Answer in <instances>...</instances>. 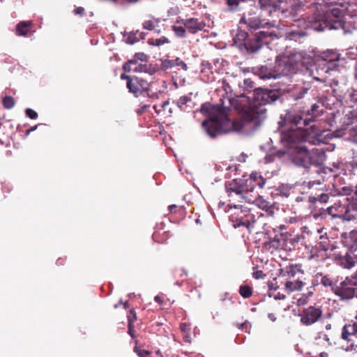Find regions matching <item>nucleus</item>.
Returning a JSON list of instances; mask_svg holds the SVG:
<instances>
[{
	"label": "nucleus",
	"mask_w": 357,
	"mask_h": 357,
	"mask_svg": "<svg viewBox=\"0 0 357 357\" xmlns=\"http://www.w3.org/2000/svg\"><path fill=\"white\" fill-rule=\"evenodd\" d=\"M349 5V0H324L310 17V26L317 31L342 30L344 35L357 33V27L344 19ZM356 72L357 74V66Z\"/></svg>",
	"instance_id": "f257e3e1"
},
{
	"label": "nucleus",
	"mask_w": 357,
	"mask_h": 357,
	"mask_svg": "<svg viewBox=\"0 0 357 357\" xmlns=\"http://www.w3.org/2000/svg\"><path fill=\"white\" fill-rule=\"evenodd\" d=\"M281 98L280 89L258 87L254 89L252 97L241 94L230 98L229 101L231 107L242 113L244 120H256L257 123H260L267 116L266 106L274 104Z\"/></svg>",
	"instance_id": "f03ea898"
},
{
	"label": "nucleus",
	"mask_w": 357,
	"mask_h": 357,
	"mask_svg": "<svg viewBox=\"0 0 357 357\" xmlns=\"http://www.w3.org/2000/svg\"><path fill=\"white\" fill-rule=\"evenodd\" d=\"M313 68L312 57L303 51L291 52L288 55L278 56L273 66L276 79L299 73L311 75Z\"/></svg>",
	"instance_id": "7ed1b4c3"
},
{
	"label": "nucleus",
	"mask_w": 357,
	"mask_h": 357,
	"mask_svg": "<svg viewBox=\"0 0 357 357\" xmlns=\"http://www.w3.org/2000/svg\"><path fill=\"white\" fill-rule=\"evenodd\" d=\"M200 112L204 114H208V118L202 122V126L206 135L211 139H215L230 131L229 128L230 119L227 114V107L222 104H202Z\"/></svg>",
	"instance_id": "20e7f679"
},
{
	"label": "nucleus",
	"mask_w": 357,
	"mask_h": 357,
	"mask_svg": "<svg viewBox=\"0 0 357 357\" xmlns=\"http://www.w3.org/2000/svg\"><path fill=\"white\" fill-rule=\"evenodd\" d=\"M231 33L234 35V30ZM275 38L277 35L273 31L263 30L248 34L238 28L236 34L233 36V43L245 56H252L257 54L264 46H268Z\"/></svg>",
	"instance_id": "39448f33"
},
{
	"label": "nucleus",
	"mask_w": 357,
	"mask_h": 357,
	"mask_svg": "<svg viewBox=\"0 0 357 357\" xmlns=\"http://www.w3.org/2000/svg\"><path fill=\"white\" fill-rule=\"evenodd\" d=\"M342 244L344 253L334 255L335 262L343 268L351 269L357 265V231H351L342 235Z\"/></svg>",
	"instance_id": "423d86ee"
},
{
	"label": "nucleus",
	"mask_w": 357,
	"mask_h": 357,
	"mask_svg": "<svg viewBox=\"0 0 357 357\" xmlns=\"http://www.w3.org/2000/svg\"><path fill=\"white\" fill-rule=\"evenodd\" d=\"M310 117L305 116L301 107L296 106L285 109L280 114L278 126L279 128L307 129L310 126Z\"/></svg>",
	"instance_id": "0eeeda50"
},
{
	"label": "nucleus",
	"mask_w": 357,
	"mask_h": 357,
	"mask_svg": "<svg viewBox=\"0 0 357 357\" xmlns=\"http://www.w3.org/2000/svg\"><path fill=\"white\" fill-rule=\"evenodd\" d=\"M316 153L310 151L306 146H296L288 153V159L296 167L309 172L312 165H319Z\"/></svg>",
	"instance_id": "6e6552de"
},
{
	"label": "nucleus",
	"mask_w": 357,
	"mask_h": 357,
	"mask_svg": "<svg viewBox=\"0 0 357 357\" xmlns=\"http://www.w3.org/2000/svg\"><path fill=\"white\" fill-rule=\"evenodd\" d=\"M277 132L280 135L279 143L285 149H294L298 144L309 141L307 129L279 128Z\"/></svg>",
	"instance_id": "1a4fd4ad"
},
{
	"label": "nucleus",
	"mask_w": 357,
	"mask_h": 357,
	"mask_svg": "<svg viewBox=\"0 0 357 357\" xmlns=\"http://www.w3.org/2000/svg\"><path fill=\"white\" fill-rule=\"evenodd\" d=\"M126 86L128 91L135 97L144 95L145 97L158 98V93H160V91L158 92H150L151 83L137 76H133L131 80L127 82Z\"/></svg>",
	"instance_id": "9d476101"
},
{
	"label": "nucleus",
	"mask_w": 357,
	"mask_h": 357,
	"mask_svg": "<svg viewBox=\"0 0 357 357\" xmlns=\"http://www.w3.org/2000/svg\"><path fill=\"white\" fill-rule=\"evenodd\" d=\"M335 294L341 301L351 300L354 297L357 298V275L347 277L339 284H337Z\"/></svg>",
	"instance_id": "9b49d317"
},
{
	"label": "nucleus",
	"mask_w": 357,
	"mask_h": 357,
	"mask_svg": "<svg viewBox=\"0 0 357 357\" xmlns=\"http://www.w3.org/2000/svg\"><path fill=\"white\" fill-rule=\"evenodd\" d=\"M227 207L235 209V211L231 213L229 217V220L234 228H238L241 227L249 228L250 219L253 218L250 209L247 207L237 204H228Z\"/></svg>",
	"instance_id": "f8f14e48"
},
{
	"label": "nucleus",
	"mask_w": 357,
	"mask_h": 357,
	"mask_svg": "<svg viewBox=\"0 0 357 357\" xmlns=\"http://www.w3.org/2000/svg\"><path fill=\"white\" fill-rule=\"evenodd\" d=\"M239 24H246L248 29L251 33L261 29L273 26L271 22L266 21V20L261 19V17L257 15H250L248 17L243 15L240 19Z\"/></svg>",
	"instance_id": "ddd939ff"
},
{
	"label": "nucleus",
	"mask_w": 357,
	"mask_h": 357,
	"mask_svg": "<svg viewBox=\"0 0 357 357\" xmlns=\"http://www.w3.org/2000/svg\"><path fill=\"white\" fill-rule=\"evenodd\" d=\"M284 1V0H259V5L262 10L268 13L269 15L277 11H281L284 17H287V13L290 15L294 11V9L293 6H291L290 11L288 9L282 8L281 4Z\"/></svg>",
	"instance_id": "4468645a"
},
{
	"label": "nucleus",
	"mask_w": 357,
	"mask_h": 357,
	"mask_svg": "<svg viewBox=\"0 0 357 357\" xmlns=\"http://www.w3.org/2000/svg\"><path fill=\"white\" fill-rule=\"evenodd\" d=\"M287 234L286 232H278L273 238L270 237L269 239L264 243V247L273 252V251L278 249H287Z\"/></svg>",
	"instance_id": "2eb2a0df"
},
{
	"label": "nucleus",
	"mask_w": 357,
	"mask_h": 357,
	"mask_svg": "<svg viewBox=\"0 0 357 357\" xmlns=\"http://www.w3.org/2000/svg\"><path fill=\"white\" fill-rule=\"evenodd\" d=\"M322 315L320 307L310 305L305 308L301 314V322L305 326H310L317 322Z\"/></svg>",
	"instance_id": "dca6fc26"
},
{
	"label": "nucleus",
	"mask_w": 357,
	"mask_h": 357,
	"mask_svg": "<svg viewBox=\"0 0 357 357\" xmlns=\"http://www.w3.org/2000/svg\"><path fill=\"white\" fill-rule=\"evenodd\" d=\"M293 29L287 31L285 34L286 38L290 40L297 41L298 39L307 36L306 27L308 26L306 22L303 19H297L292 24Z\"/></svg>",
	"instance_id": "f3484780"
},
{
	"label": "nucleus",
	"mask_w": 357,
	"mask_h": 357,
	"mask_svg": "<svg viewBox=\"0 0 357 357\" xmlns=\"http://www.w3.org/2000/svg\"><path fill=\"white\" fill-rule=\"evenodd\" d=\"M176 24L184 25L190 33H195L202 31L206 26V23L199 21L197 18L190 17L187 20L178 18L176 21Z\"/></svg>",
	"instance_id": "a211bd4d"
},
{
	"label": "nucleus",
	"mask_w": 357,
	"mask_h": 357,
	"mask_svg": "<svg viewBox=\"0 0 357 357\" xmlns=\"http://www.w3.org/2000/svg\"><path fill=\"white\" fill-rule=\"evenodd\" d=\"M266 183L264 178L260 173L254 172L250 174L248 179L245 181V190L252 192L256 186L263 188Z\"/></svg>",
	"instance_id": "6ab92c4d"
},
{
	"label": "nucleus",
	"mask_w": 357,
	"mask_h": 357,
	"mask_svg": "<svg viewBox=\"0 0 357 357\" xmlns=\"http://www.w3.org/2000/svg\"><path fill=\"white\" fill-rule=\"evenodd\" d=\"M149 56L146 54L144 52H137L135 53L132 59H128L126 62L123 64L122 69L125 73H130L132 70V66H137L139 63V61L148 63Z\"/></svg>",
	"instance_id": "aec40b11"
},
{
	"label": "nucleus",
	"mask_w": 357,
	"mask_h": 357,
	"mask_svg": "<svg viewBox=\"0 0 357 357\" xmlns=\"http://www.w3.org/2000/svg\"><path fill=\"white\" fill-rule=\"evenodd\" d=\"M311 89L310 84H303V85H296L290 92V98L295 100L298 101L303 99L309 93Z\"/></svg>",
	"instance_id": "412c9836"
},
{
	"label": "nucleus",
	"mask_w": 357,
	"mask_h": 357,
	"mask_svg": "<svg viewBox=\"0 0 357 357\" xmlns=\"http://www.w3.org/2000/svg\"><path fill=\"white\" fill-rule=\"evenodd\" d=\"M252 73L261 79H276L273 68H269L266 66L253 67Z\"/></svg>",
	"instance_id": "4be33fe9"
},
{
	"label": "nucleus",
	"mask_w": 357,
	"mask_h": 357,
	"mask_svg": "<svg viewBox=\"0 0 357 357\" xmlns=\"http://www.w3.org/2000/svg\"><path fill=\"white\" fill-rule=\"evenodd\" d=\"M228 10L231 12H238L252 6L253 0H225Z\"/></svg>",
	"instance_id": "5701e85b"
},
{
	"label": "nucleus",
	"mask_w": 357,
	"mask_h": 357,
	"mask_svg": "<svg viewBox=\"0 0 357 357\" xmlns=\"http://www.w3.org/2000/svg\"><path fill=\"white\" fill-rule=\"evenodd\" d=\"M350 336H356L357 338V321L351 320L349 324H346L342 329L341 337L347 341H351Z\"/></svg>",
	"instance_id": "b1692460"
},
{
	"label": "nucleus",
	"mask_w": 357,
	"mask_h": 357,
	"mask_svg": "<svg viewBox=\"0 0 357 357\" xmlns=\"http://www.w3.org/2000/svg\"><path fill=\"white\" fill-rule=\"evenodd\" d=\"M304 274V271L302 269V264H289L283 268L280 269V274L282 276H287L289 278H295L297 274Z\"/></svg>",
	"instance_id": "393cba45"
},
{
	"label": "nucleus",
	"mask_w": 357,
	"mask_h": 357,
	"mask_svg": "<svg viewBox=\"0 0 357 357\" xmlns=\"http://www.w3.org/2000/svg\"><path fill=\"white\" fill-rule=\"evenodd\" d=\"M158 70V66L157 64H148L144 62L139 63L132 69L135 73H145L149 75H153Z\"/></svg>",
	"instance_id": "a878e982"
},
{
	"label": "nucleus",
	"mask_w": 357,
	"mask_h": 357,
	"mask_svg": "<svg viewBox=\"0 0 357 357\" xmlns=\"http://www.w3.org/2000/svg\"><path fill=\"white\" fill-rule=\"evenodd\" d=\"M336 210L337 209L333 206H328L326 208H321L314 213L313 216L317 220L326 219L329 216H331L332 218H334L337 217V215L334 213V211Z\"/></svg>",
	"instance_id": "bb28decb"
},
{
	"label": "nucleus",
	"mask_w": 357,
	"mask_h": 357,
	"mask_svg": "<svg viewBox=\"0 0 357 357\" xmlns=\"http://www.w3.org/2000/svg\"><path fill=\"white\" fill-rule=\"evenodd\" d=\"M344 59H341L340 57L335 60L333 59V61L328 62L326 63H323V65L324 66L325 72L328 73L333 71L340 72L344 67Z\"/></svg>",
	"instance_id": "cd10ccee"
},
{
	"label": "nucleus",
	"mask_w": 357,
	"mask_h": 357,
	"mask_svg": "<svg viewBox=\"0 0 357 357\" xmlns=\"http://www.w3.org/2000/svg\"><path fill=\"white\" fill-rule=\"evenodd\" d=\"M355 121H357V109L348 111L342 119V128L347 130Z\"/></svg>",
	"instance_id": "c85d7f7f"
},
{
	"label": "nucleus",
	"mask_w": 357,
	"mask_h": 357,
	"mask_svg": "<svg viewBox=\"0 0 357 357\" xmlns=\"http://www.w3.org/2000/svg\"><path fill=\"white\" fill-rule=\"evenodd\" d=\"M319 105L317 103L312 104L310 108L308 109H306L305 107H301L305 116L310 117V124L315 121L316 119L319 116Z\"/></svg>",
	"instance_id": "c756f323"
},
{
	"label": "nucleus",
	"mask_w": 357,
	"mask_h": 357,
	"mask_svg": "<svg viewBox=\"0 0 357 357\" xmlns=\"http://www.w3.org/2000/svg\"><path fill=\"white\" fill-rule=\"evenodd\" d=\"M33 24L31 21H21L16 26V34L25 36L29 32Z\"/></svg>",
	"instance_id": "7c9ffc66"
},
{
	"label": "nucleus",
	"mask_w": 357,
	"mask_h": 357,
	"mask_svg": "<svg viewBox=\"0 0 357 357\" xmlns=\"http://www.w3.org/2000/svg\"><path fill=\"white\" fill-rule=\"evenodd\" d=\"M202 69L201 73L207 77V82H212L214 80L213 73L211 70L213 66L208 61H202L201 63Z\"/></svg>",
	"instance_id": "2f4dec72"
},
{
	"label": "nucleus",
	"mask_w": 357,
	"mask_h": 357,
	"mask_svg": "<svg viewBox=\"0 0 357 357\" xmlns=\"http://www.w3.org/2000/svg\"><path fill=\"white\" fill-rule=\"evenodd\" d=\"M316 276H321L320 283L325 287H330L331 290L335 294V288L337 287V281L333 282L328 275H323L321 273H317Z\"/></svg>",
	"instance_id": "473e14b6"
},
{
	"label": "nucleus",
	"mask_w": 357,
	"mask_h": 357,
	"mask_svg": "<svg viewBox=\"0 0 357 357\" xmlns=\"http://www.w3.org/2000/svg\"><path fill=\"white\" fill-rule=\"evenodd\" d=\"M139 33V31L137 30L135 31H132L130 32L123 31L122 32L123 35V41L129 45H133L139 41V38L137 36V34Z\"/></svg>",
	"instance_id": "72a5a7b5"
},
{
	"label": "nucleus",
	"mask_w": 357,
	"mask_h": 357,
	"mask_svg": "<svg viewBox=\"0 0 357 357\" xmlns=\"http://www.w3.org/2000/svg\"><path fill=\"white\" fill-rule=\"evenodd\" d=\"M287 234V249L291 250L294 249L296 245L298 243L301 236L299 235H292L288 232H286Z\"/></svg>",
	"instance_id": "f704fd0d"
},
{
	"label": "nucleus",
	"mask_w": 357,
	"mask_h": 357,
	"mask_svg": "<svg viewBox=\"0 0 357 357\" xmlns=\"http://www.w3.org/2000/svg\"><path fill=\"white\" fill-rule=\"evenodd\" d=\"M340 57V54L337 52L328 50L326 51H324L321 54V59L323 61V63H326L328 62H330L333 61V59L335 60L337 59H339Z\"/></svg>",
	"instance_id": "c9c22d12"
},
{
	"label": "nucleus",
	"mask_w": 357,
	"mask_h": 357,
	"mask_svg": "<svg viewBox=\"0 0 357 357\" xmlns=\"http://www.w3.org/2000/svg\"><path fill=\"white\" fill-rule=\"evenodd\" d=\"M352 204H353V202H351V204H349L348 206V207L345 210L344 213L342 215L339 216L343 220L349 222V221L354 220L357 219V214L356 213H353L351 212V210L352 211H357V209L353 208L351 207Z\"/></svg>",
	"instance_id": "e433bc0d"
},
{
	"label": "nucleus",
	"mask_w": 357,
	"mask_h": 357,
	"mask_svg": "<svg viewBox=\"0 0 357 357\" xmlns=\"http://www.w3.org/2000/svg\"><path fill=\"white\" fill-rule=\"evenodd\" d=\"M345 135L347 141L357 146V126L349 128Z\"/></svg>",
	"instance_id": "4c0bfd02"
},
{
	"label": "nucleus",
	"mask_w": 357,
	"mask_h": 357,
	"mask_svg": "<svg viewBox=\"0 0 357 357\" xmlns=\"http://www.w3.org/2000/svg\"><path fill=\"white\" fill-rule=\"evenodd\" d=\"M292 186L287 183H281L277 188V195L283 197H288L290 195V190Z\"/></svg>",
	"instance_id": "58836bf2"
},
{
	"label": "nucleus",
	"mask_w": 357,
	"mask_h": 357,
	"mask_svg": "<svg viewBox=\"0 0 357 357\" xmlns=\"http://www.w3.org/2000/svg\"><path fill=\"white\" fill-rule=\"evenodd\" d=\"M159 61H160V66L158 67V70L166 71L174 67L173 59H169L168 56L159 59Z\"/></svg>",
	"instance_id": "ea45409f"
},
{
	"label": "nucleus",
	"mask_w": 357,
	"mask_h": 357,
	"mask_svg": "<svg viewBox=\"0 0 357 357\" xmlns=\"http://www.w3.org/2000/svg\"><path fill=\"white\" fill-rule=\"evenodd\" d=\"M186 27L184 25L180 24H174L172 26V31L175 35L181 38H183L186 36Z\"/></svg>",
	"instance_id": "a19ab883"
},
{
	"label": "nucleus",
	"mask_w": 357,
	"mask_h": 357,
	"mask_svg": "<svg viewBox=\"0 0 357 357\" xmlns=\"http://www.w3.org/2000/svg\"><path fill=\"white\" fill-rule=\"evenodd\" d=\"M330 197L326 193H321V195L315 197V196H310L309 197V202L311 203H317L319 202L321 204H326L328 202Z\"/></svg>",
	"instance_id": "79ce46f5"
},
{
	"label": "nucleus",
	"mask_w": 357,
	"mask_h": 357,
	"mask_svg": "<svg viewBox=\"0 0 357 357\" xmlns=\"http://www.w3.org/2000/svg\"><path fill=\"white\" fill-rule=\"evenodd\" d=\"M239 294L243 298H248L252 295V288L247 284L239 287Z\"/></svg>",
	"instance_id": "37998d69"
},
{
	"label": "nucleus",
	"mask_w": 357,
	"mask_h": 357,
	"mask_svg": "<svg viewBox=\"0 0 357 357\" xmlns=\"http://www.w3.org/2000/svg\"><path fill=\"white\" fill-rule=\"evenodd\" d=\"M289 153V151L283 150V149H279L273 153L272 155H268L266 156V160L267 162H272L273 159V157H276L279 159H282L284 155H287Z\"/></svg>",
	"instance_id": "c03bdc74"
},
{
	"label": "nucleus",
	"mask_w": 357,
	"mask_h": 357,
	"mask_svg": "<svg viewBox=\"0 0 357 357\" xmlns=\"http://www.w3.org/2000/svg\"><path fill=\"white\" fill-rule=\"evenodd\" d=\"M169 42L170 41L169 40V39L165 36H162L160 38H157V39L150 38L148 40V43L150 45L157 46V47H159V46L162 45L166 43H169Z\"/></svg>",
	"instance_id": "a18cd8bd"
},
{
	"label": "nucleus",
	"mask_w": 357,
	"mask_h": 357,
	"mask_svg": "<svg viewBox=\"0 0 357 357\" xmlns=\"http://www.w3.org/2000/svg\"><path fill=\"white\" fill-rule=\"evenodd\" d=\"M321 241H320L316 245V248L319 251H327L329 249V240L328 238H324L323 236H320Z\"/></svg>",
	"instance_id": "49530a36"
},
{
	"label": "nucleus",
	"mask_w": 357,
	"mask_h": 357,
	"mask_svg": "<svg viewBox=\"0 0 357 357\" xmlns=\"http://www.w3.org/2000/svg\"><path fill=\"white\" fill-rule=\"evenodd\" d=\"M15 100L10 96H6L2 100V104L4 108L10 109L15 106Z\"/></svg>",
	"instance_id": "de8ad7c7"
},
{
	"label": "nucleus",
	"mask_w": 357,
	"mask_h": 357,
	"mask_svg": "<svg viewBox=\"0 0 357 357\" xmlns=\"http://www.w3.org/2000/svg\"><path fill=\"white\" fill-rule=\"evenodd\" d=\"M257 205L259 207L266 212H272V206L270 205L269 202L265 199H260L258 201Z\"/></svg>",
	"instance_id": "09e8293b"
},
{
	"label": "nucleus",
	"mask_w": 357,
	"mask_h": 357,
	"mask_svg": "<svg viewBox=\"0 0 357 357\" xmlns=\"http://www.w3.org/2000/svg\"><path fill=\"white\" fill-rule=\"evenodd\" d=\"M191 98L188 96H181L180 98L176 102V105L181 109H183V107L187 104L188 102H191Z\"/></svg>",
	"instance_id": "8fccbe9b"
},
{
	"label": "nucleus",
	"mask_w": 357,
	"mask_h": 357,
	"mask_svg": "<svg viewBox=\"0 0 357 357\" xmlns=\"http://www.w3.org/2000/svg\"><path fill=\"white\" fill-rule=\"evenodd\" d=\"M174 67H181L183 70L186 71L188 69L187 64L182 61L179 57H176L175 59H173Z\"/></svg>",
	"instance_id": "3c124183"
},
{
	"label": "nucleus",
	"mask_w": 357,
	"mask_h": 357,
	"mask_svg": "<svg viewBox=\"0 0 357 357\" xmlns=\"http://www.w3.org/2000/svg\"><path fill=\"white\" fill-rule=\"evenodd\" d=\"M237 179L235 178V179H233L232 181H227L225 182V190H226V192L229 193V192H231V190L229 188H236L237 186H236L237 185Z\"/></svg>",
	"instance_id": "603ef678"
},
{
	"label": "nucleus",
	"mask_w": 357,
	"mask_h": 357,
	"mask_svg": "<svg viewBox=\"0 0 357 357\" xmlns=\"http://www.w3.org/2000/svg\"><path fill=\"white\" fill-rule=\"evenodd\" d=\"M25 114L27 117L31 119H36L38 118V113L31 108H26L25 109Z\"/></svg>",
	"instance_id": "864d4df0"
},
{
	"label": "nucleus",
	"mask_w": 357,
	"mask_h": 357,
	"mask_svg": "<svg viewBox=\"0 0 357 357\" xmlns=\"http://www.w3.org/2000/svg\"><path fill=\"white\" fill-rule=\"evenodd\" d=\"M129 315H128V324H133L134 322L137 320V314L135 310L132 308L129 312Z\"/></svg>",
	"instance_id": "5fc2aeb1"
},
{
	"label": "nucleus",
	"mask_w": 357,
	"mask_h": 357,
	"mask_svg": "<svg viewBox=\"0 0 357 357\" xmlns=\"http://www.w3.org/2000/svg\"><path fill=\"white\" fill-rule=\"evenodd\" d=\"M244 87L247 90L255 89V82L250 78L244 79L243 82Z\"/></svg>",
	"instance_id": "6e6d98bb"
},
{
	"label": "nucleus",
	"mask_w": 357,
	"mask_h": 357,
	"mask_svg": "<svg viewBox=\"0 0 357 357\" xmlns=\"http://www.w3.org/2000/svg\"><path fill=\"white\" fill-rule=\"evenodd\" d=\"M310 130H312V133L316 137V138H317L319 141H321L319 137L322 135V131L319 130L318 128H317L314 125L310 126Z\"/></svg>",
	"instance_id": "4d7b16f0"
},
{
	"label": "nucleus",
	"mask_w": 357,
	"mask_h": 357,
	"mask_svg": "<svg viewBox=\"0 0 357 357\" xmlns=\"http://www.w3.org/2000/svg\"><path fill=\"white\" fill-rule=\"evenodd\" d=\"M155 25L152 20H146L143 23V29L152 31L154 29Z\"/></svg>",
	"instance_id": "13d9d810"
},
{
	"label": "nucleus",
	"mask_w": 357,
	"mask_h": 357,
	"mask_svg": "<svg viewBox=\"0 0 357 357\" xmlns=\"http://www.w3.org/2000/svg\"><path fill=\"white\" fill-rule=\"evenodd\" d=\"M285 288L290 292L298 291V287H296L294 282L292 281H287L285 283Z\"/></svg>",
	"instance_id": "bf43d9fd"
},
{
	"label": "nucleus",
	"mask_w": 357,
	"mask_h": 357,
	"mask_svg": "<svg viewBox=\"0 0 357 357\" xmlns=\"http://www.w3.org/2000/svg\"><path fill=\"white\" fill-rule=\"evenodd\" d=\"M354 189L351 187H343L342 188L341 195H350L353 192Z\"/></svg>",
	"instance_id": "052dcab7"
},
{
	"label": "nucleus",
	"mask_w": 357,
	"mask_h": 357,
	"mask_svg": "<svg viewBox=\"0 0 357 357\" xmlns=\"http://www.w3.org/2000/svg\"><path fill=\"white\" fill-rule=\"evenodd\" d=\"M355 188H356V190H355L354 194L352 196L353 204L351 205V207L353 208L357 209V183H356Z\"/></svg>",
	"instance_id": "680f3d73"
},
{
	"label": "nucleus",
	"mask_w": 357,
	"mask_h": 357,
	"mask_svg": "<svg viewBox=\"0 0 357 357\" xmlns=\"http://www.w3.org/2000/svg\"><path fill=\"white\" fill-rule=\"evenodd\" d=\"M350 166L353 169L357 170V155H354Z\"/></svg>",
	"instance_id": "e2e57ef3"
},
{
	"label": "nucleus",
	"mask_w": 357,
	"mask_h": 357,
	"mask_svg": "<svg viewBox=\"0 0 357 357\" xmlns=\"http://www.w3.org/2000/svg\"><path fill=\"white\" fill-rule=\"evenodd\" d=\"M307 303V297L303 296L297 300L298 306L305 305Z\"/></svg>",
	"instance_id": "0e129e2a"
},
{
	"label": "nucleus",
	"mask_w": 357,
	"mask_h": 357,
	"mask_svg": "<svg viewBox=\"0 0 357 357\" xmlns=\"http://www.w3.org/2000/svg\"><path fill=\"white\" fill-rule=\"evenodd\" d=\"M136 352L137 353L139 357H146L147 355L149 354V351L144 349H137L136 350Z\"/></svg>",
	"instance_id": "69168bd1"
},
{
	"label": "nucleus",
	"mask_w": 357,
	"mask_h": 357,
	"mask_svg": "<svg viewBox=\"0 0 357 357\" xmlns=\"http://www.w3.org/2000/svg\"><path fill=\"white\" fill-rule=\"evenodd\" d=\"M252 275L253 278L255 279L263 278L265 276L262 271H257L256 272H254Z\"/></svg>",
	"instance_id": "338daca9"
},
{
	"label": "nucleus",
	"mask_w": 357,
	"mask_h": 357,
	"mask_svg": "<svg viewBox=\"0 0 357 357\" xmlns=\"http://www.w3.org/2000/svg\"><path fill=\"white\" fill-rule=\"evenodd\" d=\"M304 283L298 278L294 282V285L296 287H298V290H301L303 287Z\"/></svg>",
	"instance_id": "774afa93"
}]
</instances>
